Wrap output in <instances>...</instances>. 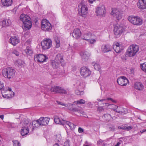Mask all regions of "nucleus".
<instances>
[{"instance_id":"nucleus-1","label":"nucleus","mask_w":146,"mask_h":146,"mask_svg":"<svg viewBox=\"0 0 146 146\" xmlns=\"http://www.w3.org/2000/svg\"><path fill=\"white\" fill-rule=\"evenodd\" d=\"M20 19L23 23V29L28 30L30 29L32 25V23L30 17L27 15L21 14L20 17Z\"/></svg>"},{"instance_id":"nucleus-2","label":"nucleus","mask_w":146,"mask_h":146,"mask_svg":"<svg viewBox=\"0 0 146 146\" xmlns=\"http://www.w3.org/2000/svg\"><path fill=\"white\" fill-rule=\"evenodd\" d=\"M15 72L14 69L9 67L3 69L2 71V74L5 77L10 79L14 77Z\"/></svg>"},{"instance_id":"nucleus-3","label":"nucleus","mask_w":146,"mask_h":146,"mask_svg":"<svg viewBox=\"0 0 146 146\" xmlns=\"http://www.w3.org/2000/svg\"><path fill=\"white\" fill-rule=\"evenodd\" d=\"M139 50L138 46L136 45H130L126 52V56H134Z\"/></svg>"},{"instance_id":"nucleus-4","label":"nucleus","mask_w":146,"mask_h":146,"mask_svg":"<svg viewBox=\"0 0 146 146\" xmlns=\"http://www.w3.org/2000/svg\"><path fill=\"white\" fill-rule=\"evenodd\" d=\"M88 8L86 5L84 3H81L78 6V11L79 14L85 17L88 13Z\"/></svg>"},{"instance_id":"nucleus-5","label":"nucleus","mask_w":146,"mask_h":146,"mask_svg":"<svg viewBox=\"0 0 146 146\" xmlns=\"http://www.w3.org/2000/svg\"><path fill=\"white\" fill-rule=\"evenodd\" d=\"M128 20L131 23L135 25H140L142 23V19L137 16H129Z\"/></svg>"},{"instance_id":"nucleus-6","label":"nucleus","mask_w":146,"mask_h":146,"mask_svg":"<svg viewBox=\"0 0 146 146\" xmlns=\"http://www.w3.org/2000/svg\"><path fill=\"white\" fill-rule=\"evenodd\" d=\"M41 29L45 32L50 31L52 29L51 24L46 19H43L42 21Z\"/></svg>"},{"instance_id":"nucleus-7","label":"nucleus","mask_w":146,"mask_h":146,"mask_svg":"<svg viewBox=\"0 0 146 146\" xmlns=\"http://www.w3.org/2000/svg\"><path fill=\"white\" fill-rule=\"evenodd\" d=\"M50 91L54 94H66L67 91L64 89L60 86H55L51 87Z\"/></svg>"},{"instance_id":"nucleus-8","label":"nucleus","mask_w":146,"mask_h":146,"mask_svg":"<svg viewBox=\"0 0 146 146\" xmlns=\"http://www.w3.org/2000/svg\"><path fill=\"white\" fill-rule=\"evenodd\" d=\"M124 31V28L118 24L114 26V33L117 37L119 36Z\"/></svg>"},{"instance_id":"nucleus-9","label":"nucleus","mask_w":146,"mask_h":146,"mask_svg":"<svg viewBox=\"0 0 146 146\" xmlns=\"http://www.w3.org/2000/svg\"><path fill=\"white\" fill-rule=\"evenodd\" d=\"M43 49H47L51 47L52 45V42L49 38L44 39L41 43Z\"/></svg>"},{"instance_id":"nucleus-10","label":"nucleus","mask_w":146,"mask_h":146,"mask_svg":"<svg viewBox=\"0 0 146 146\" xmlns=\"http://www.w3.org/2000/svg\"><path fill=\"white\" fill-rule=\"evenodd\" d=\"M34 60L39 62H43L46 61L48 58L46 56L42 54H36L34 56Z\"/></svg>"},{"instance_id":"nucleus-11","label":"nucleus","mask_w":146,"mask_h":146,"mask_svg":"<svg viewBox=\"0 0 146 146\" xmlns=\"http://www.w3.org/2000/svg\"><path fill=\"white\" fill-rule=\"evenodd\" d=\"M80 72L81 75L84 77L90 76L91 73V71L85 67H82L80 69Z\"/></svg>"},{"instance_id":"nucleus-12","label":"nucleus","mask_w":146,"mask_h":146,"mask_svg":"<svg viewBox=\"0 0 146 146\" xmlns=\"http://www.w3.org/2000/svg\"><path fill=\"white\" fill-rule=\"evenodd\" d=\"M7 92L8 89L7 88H4L2 90L1 92L2 94V96L4 98L8 99L12 98L14 96V92H11V94H8L7 93Z\"/></svg>"},{"instance_id":"nucleus-13","label":"nucleus","mask_w":146,"mask_h":146,"mask_svg":"<svg viewBox=\"0 0 146 146\" xmlns=\"http://www.w3.org/2000/svg\"><path fill=\"white\" fill-rule=\"evenodd\" d=\"M117 82L119 85L122 86H125L129 83L128 80L124 76L119 77L117 79Z\"/></svg>"},{"instance_id":"nucleus-14","label":"nucleus","mask_w":146,"mask_h":146,"mask_svg":"<svg viewBox=\"0 0 146 146\" xmlns=\"http://www.w3.org/2000/svg\"><path fill=\"white\" fill-rule=\"evenodd\" d=\"M106 13L105 8L104 5L98 7L96 9V13L97 16L99 15L103 17Z\"/></svg>"},{"instance_id":"nucleus-15","label":"nucleus","mask_w":146,"mask_h":146,"mask_svg":"<svg viewBox=\"0 0 146 146\" xmlns=\"http://www.w3.org/2000/svg\"><path fill=\"white\" fill-rule=\"evenodd\" d=\"M111 13L113 17H116L118 20L120 19L121 18V14L118 9L112 8Z\"/></svg>"},{"instance_id":"nucleus-16","label":"nucleus","mask_w":146,"mask_h":146,"mask_svg":"<svg viewBox=\"0 0 146 146\" xmlns=\"http://www.w3.org/2000/svg\"><path fill=\"white\" fill-rule=\"evenodd\" d=\"M65 107H67V109L69 110L73 111L74 112H81L80 110L75 107L74 104H72L68 103L67 104H66Z\"/></svg>"},{"instance_id":"nucleus-17","label":"nucleus","mask_w":146,"mask_h":146,"mask_svg":"<svg viewBox=\"0 0 146 146\" xmlns=\"http://www.w3.org/2000/svg\"><path fill=\"white\" fill-rule=\"evenodd\" d=\"M55 60L59 62L61 66H64L65 64V62L63 59V56L62 54H57L55 57Z\"/></svg>"},{"instance_id":"nucleus-18","label":"nucleus","mask_w":146,"mask_h":146,"mask_svg":"<svg viewBox=\"0 0 146 146\" xmlns=\"http://www.w3.org/2000/svg\"><path fill=\"white\" fill-rule=\"evenodd\" d=\"M113 48L117 53L120 52L123 49L122 45L117 42H114L113 45Z\"/></svg>"},{"instance_id":"nucleus-19","label":"nucleus","mask_w":146,"mask_h":146,"mask_svg":"<svg viewBox=\"0 0 146 146\" xmlns=\"http://www.w3.org/2000/svg\"><path fill=\"white\" fill-rule=\"evenodd\" d=\"M50 118L48 117H41L38 119V121L39 124L40 125H47L49 122Z\"/></svg>"},{"instance_id":"nucleus-20","label":"nucleus","mask_w":146,"mask_h":146,"mask_svg":"<svg viewBox=\"0 0 146 146\" xmlns=\"http://www.w3.org/2000/svg\"><path fill=\"white\" fill-rule=\"evenodd\" d=\"M80 56L83 61H86L89 59L90 54L87 51H83L81 52Z\"/></svg>"},{"instance_id":"nucleus-21","label":"nucleus","mask_w":146,"mask_h":146,"mask_svg":"<svg viewBox=\"0 0 146 146\" xmlns=\"http://www.w3.org/2000/svg\"><path fill=\"white\" fill-rule=\"evenodd\" d=\"M138 8L141 10L146 9V0H139L137 3Z\"/></svg>"},{"instance_id":"nucleus-22","label":"nucleus","mask_w":146,"mask_h":146,"mask_svg":"<svg viewBox=\"0 0 146 146\" xmlns=\"http://www.w3.org/2000/svg\"><path fill=\"white\" fill-rule=\"evenodd\" d=\"M81 35V32L80 29L77 28L74 30L72 36L74 38L78 39L80 38Z\"/></svg>"},{"instance_id":"nucleus-23","label":"nucleus","mask_w":146,"mask_h":146,"mask_svg":"<svg viewBox=\"0 0 146 146\" xmlns=\"http://www.w3.org/2000/svg\"><path fill=\"white\" fill-rule=\"evenodd\" d=\"M101 49L103 52L105 53L111 51L112 48L110 45L107 44L102 45Z\"/></svg>"},{"instance_id":"nucleus-24","label":"nucleus","mask_w":146,"mask_h":146,"mask_svg":"<svg viewBox=\"0 0 146 146\" xmlns=\"http://www.w3.org/2000/svg\"><path fill=\"white\" fill-rule=\"evenodd\" d=\"M38 121H38V119L36 121H33L32 123H30V125H29V127L31 129L32 131H33L34 128L37 127L39 126H40L39 124V123Z\"/></svg>"},{"instance_id":"nucleus-25","label":"nucleus","mask_w":146,"mask_h":146,"mask_svg":"<svg viewBox=\"0 0 146 146\" xmlns=\"http://www.w3.org/2000/svg\"><path fill=\"white\" fill-rule=\"evenodd\" d=\"M1 4L3 6L8 7L11 6L13 3V0H1Z\"/></svg>"},{"instance_id":"nucleus-26","label":"nucleus","mask_w":146,"mask_h":146,"mask_svg":"<svg viewBox=\"0 0 146 146\" xmlns=\"http://www.w3.org/2000/svg\"><path fill=\"white\" fill-rule=\"evenodd\" d=\"M19 42V40L16 36L11 37L9 39V42L13 46L16 45Z\"/></svg>"},{"instance_id":"nucleus-27","label":"nucleus","mask_w":146,"mask_h":146,"mask_svg":"<svg viewBox=\"0 0 146 146\" xmlns=\"http://www.w3.org/2000/svg\"><path fill=\"white\" fill-rule=\"evenodd\" d=\"M134 88L135 89L141 91L143 89L144 86L141 83L137 82L135 83L134 85Z\"/></svg>"},{"instance_id":"nucleus-28","label":"nucleus","mask_w":146,"mask_h":146,"mask_svg":"<svg viewBox=\"0 0 146 146\" xmlns=\"http://www.w3.org/2000/svg\"><path fill=\"white\" fill-rule=\"evenodd\" d=\"M94 36V35L91 33H88L85 34L84 36V37L82 39L88 41L90 39H93Z\"/></svg>"},{"instance_id":"nucleus-29","label":"nucleus","mask_w":146,"mask_h":146,"mask_svg":"<svg viewBox=\"0 0 146 146\" xmlns=\"http://www.w3.org/2000/svg\"><path fill=\"white\" fill-rule=\"evenodd\" d=\"M31 129L29 127H22L21 132V134L23 136H25L29 132V130Z\"/></svg>"},{"instance_id":"nucleus-30","label":"nucleus","mask_w":146,"mask_h":146,"mask_svg":"<svg viewBox=\"0 0 146 146\" xmlns=\"http://www.w3.org/2000/svg\"><path fill=\"white\" fill-rule=\"evenodd\" d=\"M54 122L56 123L61 125L63 126L64 125V122L65 120L61 121L59 117L57 116H55L54 117Z\"/></svg>"},{"instance_id":"nucleus-31","label":"nucleus","mask_w":146,"mask_h":146,"mask_svg":"<svg viewBox=\"0 0 146 146\" xmlns=\"http://www.w3.org/2000/svg\"><path fill=\"white\" fill-rule=\"evenodd\" d=\"M64 124L65 127L66 128L69 127L71 130L75 128V127L74 124L69 121H65Z\"/></svg>"},{"instance_id":"nucleus-32","label":"nucleus","mask_w":146,"mask_h":146,"mask_svg":"<svg viewBox=\"0 0 146 146\" xmlns=\"http://www.w3.org/2000/svg\"><path fill=\"white\" fill-rule=\"evenodd\" d=\"M24 52L27 55H30L33 53V50L30 45L27 47L24 50Z\"/></svg>"},{"instance_id":"nucleus-33","label":"nucleus","mask_w":146,"mask_h":146,"mask_svg":"<svg viewBox=\"0 0 146 146\" xmlns=\"http://www.w3.org/2000/svg\"><path fill=\"white\" fill-rule=\"evenodd\" d=\"M1 22V25L3 27L8 26L11 24V21L9 19L7 20V22H6V20H3Z\"/></svg>"},{"instance_id":"nucleus-34","label":"nucleus","mask_w":146,"mask_h":146,"mask_svg":"<svg viewBox=\"0 0 146 146\" xmlns=\"http://www.w3.org/2000/svg\"><path fill=\"white\" fill-rule=\"evenodd\" d=\"M52 65L54 69L57 68L59 67L60 64L58 61H56L54 59V60H52L51 62Z\"/></svg>"},{"instance_id":"nucleus-35","label":"nucleus","mask_w":146,"mask_h":146,"mask_svg":"<svg viewBox=\"0 0 146 146\" xmlns=\"http://www.w3.org/2000/svg\"><path fill=\"white\" fill-rule=\"evenodd\" d=\"M29 125H30V123H29V122L28 120L26 119H24L23 123V127H27L30 128L29 127Z\"/></svg>"},{"instance_id":"nucleus-36","label":"nucleus","mask_w":146,"mask_h":146,"mask_svg":"<svg viewBox=\"0 0 146 146\" xmlns=\"http://www.w3.org/2000/svg\"><path fill=\"white\" fill-rule=\"evenodd\" d=\"M92 65L93 66L94 69L97 70H100V65L97 63H95L94 62L92 63Z\"/></svg>"},{"instance_id":"nucleus-37","label":"nucleus","mask_w":146,"mask_h":146,"mask_svg":"<svg viewBox=\"0 0 146 146\" xmlns=\"http://www.w3.org/2000/svg\"><path fill=\"white\" fill-rule=\"evenodd\" d=\"M97 100L100 102H103V101H106L107 100H110L112 102L116 103V102L112 98H108L107 99H98Z\"/></svg>"},{"instance_id":"nucleus-38","label":"nucleus","mask_w":146,"mask_h":146,"mask_svg":"<svg viewBox=\"0 0 146 146\" xmlns=\"http://www.w3.org/2000/svg\"><path fill=\"white\" fill-rule=\"evenodd\" d=\"M24 62L21 60H17L15 62V64L19 67L21 66L24 64Z\"/></svg>"},{"instance_id":"nucleus-39","label":"nucleus","mask_w":146,"mask_h":146,"mask_svg":"<svg viewBox=\"0 0 146 146\" xmlns=\"http://www.w3.org/2000/svg\"><path fill=\"white\" fill-rule=\"evenodd\" d=\"M78 84V89H81L84 87V83L82 82H81L78 81L77 82Z\"/></svg>"},{"instance_id":"nucleus-40","label":"nucleus","mask_w":146,"mask_h":146,"mask_svg":"<svg viewBox=\"0 0 146 146\" xmlns=\"http://www.w3.org/2000/svg\"><path fill=\"white\" fill-rule=\"evenodd\" d=\"M104 117H105V120L108 121L110 120L111 118V115L107 113L104 114Z\"/></svg>"},{"instance_id":"nucleus-41","label":"nucleus","mask_w":146,"mask_h":146,"mask_svg":"<svg viewBox=\"0 0 146 146\" xmlns=\"http://www.w3.org/2000/svg\"><path fill=\"white\" fill-rule=\"evenodd\" d=\"M55 40L56 42V47L57 48H59L60 46L59 38L58 37H56L55 38Z\"/></svg>"},{"instance_id":"nucleus-42","label":"nucleus","mask_w":146,"mask_h":146,"mask_svg":"<svg viewBox=\"0 0 146 146\" xmlns=\"http://www.w3.org/2000/svg\"><path fill=\"white\" fill-rule=\"evenodd\" d=\"M140 67L143 70L146 72V64L145 63L141 64Z\"/></svg>"},{"instance_id":"nucleus-43","label":"nucleus","mask_w":146,"mask_h":146,"mask_svg":"<svg viewBox=\"0 0 146 146\" xmlns=\"http://www.w3.org/2000/svg\"><path fill=\"white\" fill-rule=\"evenodd\" d=\"M78 104H84L85 103V100L83 99H80L78 100L77 101H75L74 102V104L76 103Z\"/></svg>"},{"instance_id":"nucleus-44","label":"nucleus","mask_w":146,"mask_h":146,"mask_svg":"<svg viewBox=\"0 0 146 146\" xmlns=\"http://www.w3.org/2000/svg\"><path fill=\"white\" fill-rule=\"evenodd\" d=\"M13 146H21V145L19 142L17 140H14L13 141Z\"/></svg>"},{"instance_id":"nucleus-45","label":"nucleus","mask_w":146,"mask_h":146,"mask_svg":"<svg viewBox=\"0 0 146 146\" xmlns=\"http://www.w3.org/2000/svg\"><path fill=\"white\" fill-rule=\"evenodd\" d=\"M75 93L78 95H81L84 94V92L82 90H76L75 91Z\"/></svg>"},{"instance_id":"nucleus-46","label":"nucleus","mask_w":146,"mask_h":146,"mask_svg":"<svg viewBox=\"0 0 146 146\" xmlns=\"http://www.w3.org/2000/svg\"><path fill=\"white\" fill-rule=\"evenodd\" d=\"M105 104H106V106H108L110 105H111V107H112V108H116V109H117V108H118V107L120 108V107H118V106H117L115 105L110 104L108 103H105Z\"/></svg>"},{"instance_id":"nucleus-47","label":"nucleus","mask_w":146,"mask_h":146,"mask_svg":"<svg viewBox=\"0 0 146 146\" xmlns=\"http://www.w3.org/2000/svg\"><path fill=\"white\" fill-rule=\"evenodd\" d=\"M105 104H106V106H108L110 105H111V107H112V108H116V109H117V108H118V107L120 108V107H118V106H117L115 105L110 104L108 103H105Z\"/></svg>"},{"instance_id":"nucleus-48","label":"nucleus","mask_w":146,"mask_h":146,"mask_svg":"<svg viewBox=\"0 0 146 146\" xmlns=\"http://www.w3.org/2000/svg\"><path fill=\"white\" fill-rule=\"evenodd\" d=\"M104 109L103 107L99 106L98 107L97 111L100 112H103L104 111Z\"/></svg>"},{"instance_id":"nucleus-49","label":"nucleus","mask_w":146,"mask_h":146,"mask_svg":"<svg viewBox=\"0 0 146 146\" xmlns=\"http://www.w3.org/2000/svg\"><path fill=\"white\" fill-rule=\"evenodd\" d=\"M88 41L90 42L91 44H92L96 42V40L95 39H90L89 40H88Z\"/></svg>"},{"instance_id":"nucleus-50","label":"nucleus","mask_w":146,"mask_h":146,"mask_svg":"<svg viewBox=\"0 0 146 146\" xmlns=\"http://www.w3.org/2000/svg\"><path fill=\"white\" fill-rule=\"evenodd\" d=\"M12 53L15 54L16 56H18L19 55V52L17 50H15L12 51Z\"/></svg>"},{"instance_id":"nucleus-51","label":"nucleus","mask_w":146,"mask_h":146,"mask_svg":"<svg viewBox=\"0 0 146 146\" xmlns=\"http://www.w3.org/2000/svg\"><path fill=\"white\" fill-rule=\"evenodd\" d=\"M56 102L57 104H58V105L64 106H65L66 105V104L62 102H60L58 101H57Z\"/></svg>"},{"instance_id":"nucleus-52","label":"nucleus","mask_w":146,"mask_h":146,"mask_svg":"<svg viewBox=\"0 0 146 146\" xmlns=\"http://www.w3.org/2000/svg\"><path fill=\"white\" fill-rule=\"evenodd\" d=\"M4 88H5L4 87ZM3 88H4V84L3 82L0 81V90H1V91H2V90Z\"/></svg>"},{"instance_id":"nucleus-53","label":"nucleus","mask_w":146,"mask_h":146,"mask_svg":"<svg viewBox=\"0 0 146 146\" xmlns=\"http://www.w3.org/2000/svg\"><path fill=\"white\" fill-rule=\"evenodd\" d=\"M133 128V127L131 126H129L128 127L125 126V130H131Z\"/></svg>"},{"instance_id":"nucleus-54","label":"nucleus","mask_w":146,"mask_h":146,"mask_svg":"<svg viewBox=\"0 0 146 146\" xmlns=\"http://www.w3.org/2000/svg\"><path fill=\"white\" fill-rule=\"evenodd\" d=\"M110 130L111 131H113L115 130V128L114 125H112L109 127Z\"/></svg>"},{"instance_id":"nucleus-55","label":"nucleus","mask_w":146,"mask_h":146,"mask_svg":"<svg viewBox=\"0 0 146 146\" xmlns=\"http://www.w3.org/2000/svg\"><path fill=\"white\" fill-rule=\"evenodd\" d=\"M69 141L68 140L66 141L64 144V146H69Z\"/></svg>"},{"instance_id":"nucleus-56","label":"nucleus","mask_w":146,"mask_h":146,"mask_svg":"<svg viewBox=\"0 0 146 146\" xmlns=\"http://www.w3.org/2000/svg\"><path fill=\"white\" fill-rule=\"evenodd\" d=\"M78 131L79 133H82L84 132V129L80 127H79Z\"/></svg>"},{"instance_id":"nucleus-57","label":"nucleus","mask_w":146,"mask_h":146,"mask_svg":"<svg viewBox=\"0 0 146 146\" xmlns=\"http://www.w3.org/2000/svg\"><path fill=\"white\" fill-rule=\"evenodd\" d=\"M125 126H121L118 127V129H123V130H125Z\"/></svg>"},{"instance_id":"nucleus-58","label":"nucleus","mask_w":146,"mask_h":146,"mask_svg":"<svg viewBox=\"0 0 146 146\" xmlns=\"http://www.w3.org/2000/svg\"><path fill=\"white\" fill-rule=\"evenodd\" d=\"M111 109H112L114 111H116L117 112L119 113H122L121 111H119V110H117V109H116L115 108H112Z\"/></svg>"},{"instance_id":"nucleus-59","label":"nucleus","mask_w":146,"mask_h":146,"mask_svg":"<svg viewBox=\"0 0 146 146\" xmlns=\"http://www.w3.org/2000/svg\"><path fill=\"white\" fill-rule=\"evenodd\" d=\"M145 132H146V129H143V130H141L140 131V132L141 133H143Z\"/></svg>"},{"instance_id":"nucleus-60","label":"nucleus","mask_w":146,"mask_h":146,"mask_svg":"<svg viewBox=\"0 0 146 146\" xmlns=\"http://www.w3.org/2000/svg\"><path fill=\"white\" fill-rule=\"evenodd\" d=\"M121 144V143L120 142H118L115 146H119V145Z\"/></svg>"},{"instance_id":"nucleus-61","label":"nucleus","mask_w":146,"mask_h":146,"mask_svg":"<svg viewBox=\"0 0 146 146\" xmlns=\"http://www.w3.org/2000/svg\"><path fill=\"white\" fill-rule=\"evenodd\" d=\"M53 146H60V145L58 143H56L54 144Z\"/></svg>"},{"instance_id":"nucleus-62","label":"nucleus","mask_w":146,"mask_h":146,"mask_svg":"<svg viewBox=\"0 0 146 146\" xmlns=\"http://www.w3.org/2000/svg\"><path fill=\"white\" fill-rule=\"evenodd\" d=\"M7 88V89H8V90L9 91V92H11V88Z\"/></svg>"},{"instance_id":"nucleus-63","label":"nucleus","mask_w":146,"mask_h":146,"mask_svg":"<svg viewBox=\"0 0 146 146\" xmlns=\"http://www.w3.org/2000/svg\"><path fill=\"white\" fill-rule=\"evenodd\" d=\"M3 115H0V118H1L2 119H3Z\"/></svg>"},{"instance_id":"nucleus-64","label":"nucleus","mask_w":146,"mask_h":146,"mask_svg":"<svg viewBox=\"0 0 146 146\" xmlns=\"http://www.w3.org/2000/svg\"><path fill=\"white\" fill-rule=\"evenodd\" d=\"M130 70H131V73H132V72H133V69H130Z\"/></svg>"}]
</instances>
